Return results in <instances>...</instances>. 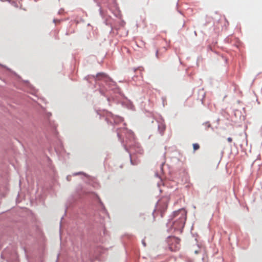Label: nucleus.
I'll return each instance as SVG.
<instances>
[{"instance_id":"nucleus-7","label":"nucleus","mask_w":262,"mask_h":262,"mask_svg":"<svg viewBox=\"0 0 262 262\" xmlns=\"http://www.w3.org/2000/svg\"><path fill=\"white\" fill-rule=\"evenodd\" d=\"M156 56L157 58H158V50H157L156 51Z\"/></svg>"},{"instance_id":"nucleus-9","label":"nucleus","mask_w":262,"mask_h":262,"mask_svg":"<svg viewBox=\"0 0 262 262\" xmlns=\"http://www.w3.org/2000/svg\"><path fill=\"white\" fill-rule=\"evenodd\" d=\"M143 244L145 246L146 245H145V243L144 242H143Z\"/></svg>"},{"instance_id":"nucleus-5","label":"nucleus","mask_w":262,"mask_h":262,"mask_svg":"<svg viewBox=\"0 0 262 262\" xmlns=\"http://www.w3.org/2000/svg\"><path fill=\"white\" fill-rule=\"evenodd\" d=\"M227 140L229 142H231L232 141V139L230 137L227 138Z\"/></svg>"},{"instance_id":"nucleus-1","label":"nucleus","mask_w":262,"mask_h":262,"mask_svg":"<svg viewBox=\"0 0 262 262\" xmlns=\"http://www.w3.org/2000/svg\"><path fill=\"white\" fill-rule=\"evenodd\" d=\"M187 212L184 209H181L174 212V217L176 218L174 225L177 228H183L186 221Z\"/></svg>"},{"instance_id":"nucleus-3","label":"nucleus","mask_w":262,"mask_h":262,"mask_svg":"<svg viewBox=\"0 0 262 262\" xmlns=\"http://www.w3.org/2000/svg\"><path fill=\"white\" fill-rule=\"evenodd\" d=\"M96 80H103L106 83L111 84L114 82L106 74L104 73H98L95 77Z\"/></svg>"},{"instance_id":"nucleus-4","label":"nucleus","mask_w":262,"mask_h":262,"mask_svg":"<svg viewBox=\"0 0 262 262\" xmlns=\"http://www.w3.org/2000/svg\"><path fill=\"white\" fill-rule=\"evenodd\" d=\"M193 150H196L200 148V145L198 143H194L193 144Z\"/></svg>"},{"instance_id":"nucleus-6","label":"nucleus","mask_w":262,"mask_h":262,"mask_svg":"<svg viewBox=\"0 0 262 262\" xmlns=\"http://www.w3.org/2000/svg\"><path fill=\"white\" fill-rule=\"evenodd\" d=\"M12 5H13L14 6H15L16 7H17L16 3L15 2H12Z\"/></svg>"},{"instance_id":"nucleus-8","label":"nucleus","mask_w":262,"mask_h":262,"mask_svg":"<svg viewBox=\"0 0 262 262\" xmlns=\"http://www.w3.org/2000/svg\"><path fill=\"white\" fill-rule=\"evenodd\" d=\"M118 119H119V121H123V119L121 118H120V117L118 118Z\"/></svg>"},{"instance_id":"nucleus-2","label":"nucleus","mask_w":262,"mask_h":262,"mask_svg":"<svg viewBox=\"0 0 262 262\" xmlns=\"http://www.w3.org/2000/svg\"><path fill=\"white\" fill-rule=\"evenodd\" d=\"M168 206V200L167 199H163L158 202L157 206V209L160 211L161 215L162 216L163 213H164L167 209Z\"/></svg>"}]
</instances>
